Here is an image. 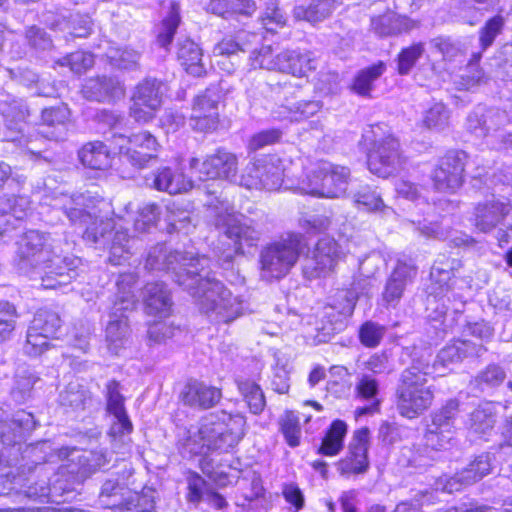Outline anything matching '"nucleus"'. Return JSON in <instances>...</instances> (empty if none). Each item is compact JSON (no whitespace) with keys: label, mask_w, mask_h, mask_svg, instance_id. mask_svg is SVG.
Instances as JSON below:
<instances>
[{"label":"nucleus","mask_w":512,"mask_h":512,"mask_svg":"<svg viewBox=\"0 0 512 512\" xmlns=\"http://www.w3.org/2000/svg\"><path fill=\"white\" fill-rule=\"evenodd\" d=\"M145 267L171 272L174 281L198 300L200 309L217 321L229 323L243 313L242 300L211 275L210 259L204 255L168 251L158 244L149 251Z\"/></svg>","instance_id":"obj_1"},{"label":"nucleus","mask_w":512,"mask_h":512,"mask_svg":"<svg viewBox=\"0 0 512 512\" xmlns=\"http://www.w3.org/2000/svg\"><path fill=\"white\" fill-rule=\"evenodd\" d=\"M49 234L38 230L27 231L18 243L14 258L17 269L31 278H40L45 289H57L68 285L77 277L81 260L74 256H62Z\"/></svg>","instance_id":"obj_2"},{"label":"nucleus","mask_w":512,"mask_h":512,"mask_svg":"<svg viewBox=\"0 0 512 512\" xmlns=\"http://www.w3.org/2000/svg\"><path fill=\"white\" fill-rule=\"evenodd\" d=\"M87 197L84 194L68 195L60 193L55 195L49 205L61 210L73 224L86 225L83 233L85 241L96 246L107 248L110 251L109 262L121 265L130 255V237L126 230H115L112 219L99 218L88 210Z\"/></svg>","instance_id":"obj_3"},{"label":"nucleus","mask_w":512,"mask_h":512,"mask_svg":"<svg viewBox=\"0 0 512 512\" xmlns=\"http://www.w3.org/2000/svg\"><path fill=\"white\" fill-rule=\"evenodd\" d=\"M104 138L105 142L87 143L79 151V159L85 167L105 170L111 165V155L118 154L122 163L143 169L156 157L158 142L147 130L129 135L106 130Z\"/></svg>","instance_id":"obj_4"},{"label":"nucleus","mask_w":512,"mask_h":512,"mask_svg":"<svg viewBox=\"0 0 512 512\" xmlns=\"http://www.w3.org/2000/svg\"><path fill=\"white\" fill-rule=\"evenodd\" d=\"M208 217L210 223L229 242V248L219 256L223 263H231L234 256L244 254L245 248L257 246L261 232L251 221H240L234 213L233 206L224 192L206 189Z\"/></svg>","instance_id":"obj_5"},{"label":"nucleus","mask_w":512,"mask_h":512,"mask_svg":"<svg viewBox=\"0 0 512 512\" xmlns=\"http://www.w3.org/2000/svg\"><path fill=\"white\" fill-rule=\"evenodd\" d=\"M460 403L449 399L441 408L430 414L431 423L427 425L424 434V449L414 450L413 447H403L399 463L402 466L423 468L430 466L434 457L430 452L450 449L455 443V420L460 412Z\"/></svg>","instance_id":"obj_6"},{"label":"nucleus","mask_w":512,"mask_h":512,"mask_svg":"<svg viewBox=\"0 0 512 512\" xmlns=\"http://www.w3.org/2000/svg\"><path fill=\"white\" fill-rule=\"evenodd\" d=\"M430 358L425 353L415 356L399 375L395 403L399 414L405 418H417L433 403L434 387L428 384V376L433 374Z\"/></svg>","instance_id":"obj_7"},{"label":"nucleus","mask_w":512,"mask_h":512,"mask_svg":"<svg viewBox=\"0 0 512 512\" xmlns=\"http://www.w3.org/2000/svg\"><path fill=\"white\" fill-rule=\"evenodd\" d=\"M245 425V417L239 413H211L202 419L197 435L189 437L186 445L193 454L228 452L244 437Z\"/></svg>","instance_id":"obj_8"},{"label":"nucleus","mask_w":512,"mask_h":512,"mask_svg":"<svg viewBox=\"0 0 512 512\" xmlns=\"http://www.w3.org/2000/svg\"><path fill=\"white\" fill-rule=\"evenodd\" d=\"M137 281L133 273H121L116 280L117 292L110 308L106 326V341L109 350L119 354L129 341L130 327L127 312H131L137 303L133 288Z\"/></svg>","instance_id":"obj_9"},{"label":"nucleus","mask_w":512,"mask_h":512,"mask_svg":"<svg viewBox=\"0 0 512 512\" xmlns=\"http://www.w3.org/2000/svg\"><path fill=\"white\" fill-rule=\"evenodd\" d=\"M305 246L300 234H289L264 247L260 252L261 278L270 282L286 276Z\"/></svg>","instance_id":"obj_10"},{"label":"nucleus","mask_w":512,"mask_h":512,"mask_svg":"<svg viewBox=\"0 0 512 512\" xmlns=\"http://www.w3.org/2000/svg\"><path fill=\"white\" fill-rule=\"evenodd\" d=\"M350 170L345 166L320 162L313 171V176L307 175V183L302 189L305 193L326 198L343 196L348 187Z\"/></svg>","instance_id":"obj_11"},{"label":"nucleus","mask_w":512,"mask_h":512,"mask_svg":"<svg viewBox=\"0 0 512 512\" xmlns=\"http://www.w3.org/2000/svg\"><path fill=\"white\" fill-rule=\"evenodd\" d=\"M106 410L113 417L108 435L112 445L119 451L131 442L130 434L133 424L125 408V398L121 394V385L116 380H110L105 386Z\"/></svg>","instance_id":"obj_12"},{"label":"nucleus","mask_w":512,"mask_h":512,"mask_svg":"<svg viewBox=\"0 0 512 512\" xmlns=\"http://www.w3.org/2000/svg\"><path fill=\"white\" fill-rule=\"evenodd\" d=\"M468 154L463 150H448L439 158L430 178L436 192L454 194L464 184Z\"/></svg>","instance_id":"obj_13"},{"label":"nucleus","mask_w":512,"mask_h":512,"mask_svg":"<svg viewBox=\"0 0 512 512\" xmlns=\"http://www.w3.org/2000/svg\"><path fill=\"white\" fill-rule=\"evenodd\" d=\"M62 327L59 314L53 310L40 309L34 315L23 346L25 354L36 357L49 348V340L56 338Z\"/></svg>","instance_id":"obj_14"},{"label":"nucleus","mask_w":512,"mask_h":512,"mask_svg":"<svg viewBox=\"0 0 512 512\" xmlns=\"http://www.w3.org/2000/svg\"><path fill=\"white\" fill-rule=\"evenodd\" d=\"M405 158L400 151V145L391 134L383 135L373 140L372 148L367 155V165L371 173L386 178L400 169Z\"/></svg>","instance_id":"obj_15"},{"label":"nucleus","mask_w":512,"mask_h":512,"mask_svg":"<svg viewBox=\"0 0 512 512\" xmlns=\"http://www.w3.org/2000/svg\"><path fill=\"white\" fill-rule=\"evenodd\" d=\"M369 438L368 428L364 427L355 431L346 457L337 464L341 475L364 474L368 471L370 466L368 460Z\"/></svg>","instance_id":"obj_16"},{"label":"nucleus","mask_w":512,"mask_h":512,"mask_svg":"<svg viewBox=\"0 0 512 512\" xmlns=\"http://www.w3.org/2000/svg\"><path fill=\"white\" fill-rule=\"evenodd\" d=\"M494 461L495 457L492 453L486 452L478 455L467 467L446 479L443 491L453 493L476 483L491 472Z\"/></svg>","instance_id":"obj_17"},{"label":"nucleus","mask_w":512,"mask_h":512,"mask_svg":"<svg viewBox=\"0 0 512 512\" xmlns=\"http://www.w3.org/2000/svg\"><path fill=\"white\" fill-rule=\"evenodd\" d=\"M340 256L339 245L329 237L318 240L313 256L307 258L303 265L305 277L312 279L331 271Z\"/></svg>","instance_id":"obj_18"},{"label":"nucleus","mask_w":512,"mask_h":512,"mask_svg":"<svg viewBox=\"0 0 512 512\" xmlns=\"http://www.w3.org/2000/svg\"><path fill=\"white\" fill-rule=\"evenodd\" d=\"M416 274L417 268L412 261H397L382 292V300L386 306L394 308L398 305L407 285L412 283Z\"/></svg>","instance_id":"obj_19"},{"label":"nucleus","mask_w":512,"mask_h":512,"mask_svg":"<svg viewBox=\"0 0 512 512\" xmlns=\"http://www.w3.org/2000/svg\"><path fill=\"white\" fill-rule=\"evenodd\" d=\"M82 95L89 101L111 103L124 96L123 84L112 76H96L85 80Z\"/></svg>","instance_id":"obj_20"},{"label":"nucleus","mask_w":512,"mask_h":512,"mask_svg":"<svg viewBox=\"0 0 512 512\" xmlns=\"http://www.w3.org/2000/svg\"><path fill=\"white\" fill-rule=\"evenodd\" d=\"M508 202L492 196L479 202L474 209V225L484 233L492 231L510 213Z\"/></svg>","instance_id":"obj_21"},{"label":"nucleus","mask_w":512,"mask_h":512,"mask_svg":"<svg viewBox=\"0 0 512 512\" xmlns=\"http://www.w3.org/2000/svg\"><path fill=\"white\" fill-rule=\"evenodd\" d=\"M221 398V389L198 380L188 381L180 393L183 404L194 409H209Z\"/></svg>","instance_id":"obj_22"},{"label":"nucleus","mask_w":512,"mask_h":512,"mask_svg":"<svg viewBox=\"0 0 512 512\" xmlns=\"http://www.w3.org/2000/svg\"><path fill=\"white\" fill-rule=\"evenodd\" d=\"M237 164L234 154L218 150L201 163L199 172L205 179H225L233 183L237 181Z\"/></svg>","instance_id":"obj_23"},{"label":"nucleus","mask_w":512,"mask_h":512,"mask_svg":"<svg viewBox=\"0 0 512 512\" xmlns=\"http://www.w3.org/2000/svg\"><path fill=\"white\" fill-rule=\"evenodd\" d=\"M221 93L217 86L209 87L195 98L192 119L198 128H213L219 121L218 103Z\"/></svg>","instance_id":"obj_24"},{"label":"nucleus","mask_w":512,"mask_h":512,"mask_svg":"<svg viewBox=\"0 0 512 512\" xmlns=\"http://www.w3.org/2000/svg\"><path fill=\"white\" fill-rule=\"evenodd\" d=\"M486 351L482 343L457 339L443 347L431 367L433 370L437 365L447 367L450 364H457L466 358L479 357Z\"/></svg>","instance_id":"obj_25"},{"label":"nucleus","mask_w":512,"mask_h":512,"mask_svg":"<svg viewBox=\"0 0 512 512\" xmlns=\"http://www.w3.org/2000/svg\"><path fill=\"white\" fill-rule=\"evenodd\" d=\"M379 394L380 383L374 375L366 372L359 373L355 384V395L357 398L369 402V405L356 408L355 417L359 418L379 412L381 403Z\"/></svg>","instance_id":"obj_26"},{"label":"nucleus","mask_w":512,"mask_h":512,"mask_svg":"<svg viewBox=\"0 0 512 512\" xmlns=\"http://www.w3.org/2000/svg\"><path fill=\"white\" fill-rule=\"evenodd\" d=\"M418 27L417 21L394 12H387L371 19V29L379 37L398 36Z\"/></svg>","instance_id":"obj_27"},{"label":"nucleus","mask_w":512,"mask_h":512,"mask_svg":"<svg viewBox=\"0 0 512 512\" xmlns=\"http://www.w3.org/2000/svg\"><path fill=\"white\" fill-rule=\"evenodd\" d=\"M147 314L165 318L170 315L173 302L163 282L148 283L143 291Z\"/></svg>","instance_id":"obj_28"},{"label":"nucleus","mask_w":512,"mask_h":512,"mask_svg":"<svg viewBox=\"0 0 512 512\" xmlns=\"http://www.w3.org/2000/svg\"><path fill=\"white\" fill-rule=\"evenodd\" d=\"M316 60L310 52L285 50L278 53V71L296 77H304L308 71L316 70Z\"/></svg>","instance_id":"obj_29"},{"label":"nucleus","mask_w":512,"mask_h":512,"mask_svg":"<svg viewBox=\"0 0 512 512\" xmlns=\"http://www.w3.org/2000/svg\"><path fill=\"white\" fill-rule=\"evenodd\" d=\"M255 0H209L208 10L228 21L239 22L256 11Z\"/></svg>","instance_id":"obj_30"},{"label":"nucleus","mask_w":512,"mask_h":512,"mask_svg":"<svg viewBox=\"0 0 512 512\" xmlns=\"http://www.w3.org/2000/svg\"><path fill=\"white\" fill-rule=\"evenodd\" d=\"M152 186L169 194H179L187 192L193 185L192 181L187 179L179 169L163 167L154 173Z\"/></svg>","instance_id":"obj_31"},{"label":"nucleus","mask_w":512,"mask_h":512,"mask_svg":"<svg viewBox=\"0 0 512 512\" xmlns=\"http://www.w3.org/2000/svg\"><path fill=\"white\" fill-rule=\"evenodd\" d=\"M177 59L185 70L193 76L205 73L202 48L190 38H179L177 42Z\"/></svg>","instance_id":"obj_32"},{"label":"nucleus","mask_w":512,"mask_h":512,"mask_svg":"<svg viewBox=\"0 0 512 512\" xmlns=\"http://www.w3.org/2000/svg\"><path fill=\"white\" fill-rule=\"evenodd\" d=\"M164 83L157 78L146 77L136 87L133 93V101L137 105H143L150 110H157L165 94Z\"/></svg>","instance_id":"obj_33"},{"label":"nucleus","mask_w":512,"mask_h":512,"mask_svg":"<svg viewBox=\"0 0 512 512\" xmlns=\"http://www.w3.org/2000/svg\"><path fill=\"white\" fill-rule=\"evenodd\" d=\"M263 189L278 190L284 180L285 167L283 161L276 155H266L257 159Z\"/></svg>","instance_id":"obj_34"},{"label":"nucleus","mask_w":512,"mask_h":512,"mask_svg":"<svg viewBox=\"0 0 512 512\" xmlns=\"http://www.w3.org/2000/svg\"><path fill=\"white\" fill-rule=\"evenodd\" d=\"M496 405L491 402L480 404L469 415L467 427L471 433L478 436L489 434L496 423L497 410Z\"/></svg>","instance_id":"obj_35"},{"label":"nucleus","mask_w":512,"mask_h":512,"mask_svg":"<svg viewBox=\"0 0 512 512\" xmlns=\"http://www.w3.org/2000/svg\"><path fill=\"white\" fill-rule=\"evenodd\" d=\"M337 6V0H309L307 4L294 8V16L298 20L318 23L331 15Z\"/></svg>","instance_id":"obj_36"},{"label":"nucleus","mask_w":512,"mask_h":512,"mask_svg":"<svg viewBox=\"0 0 512 512\" xmlns=\"http://www.w3.org/2000/svg\"><path fill=\"white\" fill-rule=\"evenodd\" d=\"M24 492L28 498L40 500L41 502H60V500H58L59 497L70 493L69 490L63 489L56 483L51 486L48 482L47 475L39 481H30Z\"/></svg>","instance_id":"obj_37"},{"label":"nucleus","mask_w":512,"mask_h":512,"mask_svg":"<svg viewBox=\"0 0 512 512\" xmlns=\"http://www.w3.org/2000/svg\"><path fill=\"white\" fill-rule=\"evenodd\" d=\"M30 209V200L27 196H10L0 199L1 218L11 220V227L15 229L18 222L23 220Z\"/></svg>","instance_id":"obj_38"},{"label":"nucleus","mask_w":512,"mask_h":512,"mask_svg":"<svg viewBox=\"0 0 512 512\" xmlns=\"http://www.w3.org/2000/svg\"><path fill=\"white\" fill-rule=\"evenodd\" d=\"M347 433V425L341 420L332 422L330 429L322 440L318 453L326 456L337 455L343 448V440Z\"/></svg>","instance_id":"obj_39"},{"label":"nucleus","mask_w":512,"mask_h":512,"mask_svg":"<svg viewBox=\"0 0 512 512\" xmlns=\"http://www.w3.org/2000/svg\"><path fill=\"white\" fill-rule=\"evenodd\" d=\"M386 70L383 61H379L367 68L362 69L356 75L353 82V90L362 96H367L372 90V85Z\"/></svg>","instance_id":"obj_40"},{"label":"nucleus","mask_w":512,"mask_h":512,"mask_svg":"<svg viewBox=\"0 0 512 512\" xmlns=\"http://www.w3.org/2000/svg\"><path fill=\"white\" fill-rule=\"evenodd\" d=\"M180 21V7L176 2H172L167 16L161 22L157 35V42L162 48L167 49L171 44Z\"/></svg>","instance_id":"obj_41"},{"label":"nucleus","mask_w":512,"mask_h":512,"mask_svg":"<svg viewBox=\"0 0 512 512\" xmlns=\"http://www.w3.org/2000/svg\"><path fill=\"white\" fill-rule=\"evenodd\" d=\"M237 387L250 411L259 414L263 411L266 401L262 389L250 380H237Z\"/></svg>","instance_id":"obj_42"},{"label":"nucleus","mask_w":512,"mask_h":512,"mask_svg":"<svg viewBox=\"0 0 512 512\" xmlns=\"http://www.w3.org/2000/svg\"><path fill=\"white\" fill-rule=\"evenodd\" d=\"M125 483L118 478L107 479L99 493V501L104 508H117L123 501V490Z\"/></svg>","instance_id":"obj_43"},{"label":"nucleus","mask_w":512,"mask_h":512,"mask_svg":"<svg viewBox=\"0 0 512 512\" xmlns=\"http://www.w3.org/2000/svg\"><path fill=\"white\" fill-rule=\"evenodd\" d=\"M59 401L62 406L84 409L87 402L90 401V395L83 386L76 382H71L60 392Z\"/></svg>","instance_id":"obj_44"},{"label":"nucleus","mask_w":512,"mask_h":512,"mask_svg":"<svg viewBox=\"0 0 512 512\" xmlns=\"http://www.w3.org/2000/svg\"><path fill=\"white\" fill-rule=\"evenodd\" d=\"M17 319L16 307L8 301H0V345L12 338Z\"/></svg>","instance_id":"obj_45"},{"label":"nucleus","mask_w":512,"mask_h":512,"mask_svg":"<svg viewBox=\"0 0 512 512\" xmlns=\"http://www.w3.org/2000/svg\"><path fill=\"white\" fill-rule=\"evenodd\" d=\"M505 28V18L497 14L489 18L479 30V44L483 51L490 48Z\"/></svg>","instance_id":"obj_46"},{"label":"nucleus","mask_w":512,"mask_h":512,"mask_svg":"<svg viewBox=\"0 0 512 512\" xmlns=\"http://www.w3.org/2000/svg\"><path fill=\"white\" fill-rule=\"evenodd\" d=\"M450 302L451 298L449 295L427 294L426 309L430 312L429 316L434 320H440L441 318H445L450 310L460 312V308L464 306V304L460 302L459 306L454 305L450 307Z\"/></svg>","instance_id":"obj_47"},{"label":"nucleus","mask_w":512,"mask_h":512,"mask_svg":"<svg viewBox=\"0 0 512 512\" xmlns=\"http://www.w3.org/2000/svg\"><path fill=\"white\" fill-rule=\"evenodd\" d=\"M0 112L9 123H29L30 112L26 103L21 99H11L0 102Z\"/></svg>","instance_id":"obj_48"},{"label":"nucleus","mask_w":512,"mask_h":512,"mask_svg":"<svg viewBox=\"0 0 512 512\" xmlns=\"http://www.w3.org/2000/svg\"><path fill=\"white\" fill-rule=\"evenodd\" d=\"M261 21L267 31L274 32L286 25L287 15L279 8L278 0H267Z\"/></svg>","instance_id":"obj_49"},{"label":"nucleus","mask_w":512,"mask_h":512,"mask_svg":"<svg viewBox=\"0 0 512 512\" xmlns=\"http://www.w3.org/2000/svg\"><path fill=\"white\" fill-rule=\"evenodd\" d=\"M117 508L121 512H155L153 492L136 493L127 499H123L122 504Z\"/></svg>","instance_id":"obj_50"},{"label":"nucleus","mask_w":512,"mask_h":512,"mask_svg":"<svg viewBox=\"0 0 512 512\" xmlns=\"http://www.w3.org/2000/svg\"><path fill=\"white\" fill-rule=\"evenodd\" d=\"M492 66L502 80H512V43H505L496 52Z\"/></svg>","instance_id":"obj_51"},{"label":"nucleus","mask_w":512,"mask_h":512,"mask_svg":"<svg viewBox=\"0 0 512 512\" xmlns=\"http://www.w3.org/2000/svg\"><path fill=\"white\" fill-rule=\"evenodd\" d=\"M25 39L29 47L36 53L48 51L53 47L51 36L44 28L36 25L25 29Z\"/></svg>","instance_id":"obj_52"},{"label":"nucleus","mask_w":512,"mask_h":512,"mask_svg":"<svg viewBox=\"0 0 512 512\" xmlns=\"http://www.w3.org/2000/svg\"><path fill=\"white\" fill-rule=\"evenodd\" d=\"M57 64L69 66L74 73L82 74L94 65V56L90 52L76 51L59 59Z\"/></svg>","instance_id":"obj_53"},{"label":"nucleus","mask_w":512,"mask_h":512,"mask_svg":"<svg viewBox=\"0 0 512 512\" xmlns=\"http://www.w3.org/2000/svg\"><path fill=\"white\" fill-rule=\"evenodd\" d=\"M280 425L287 444L292 448L299 446L301 427L298 416L294 412L288 411L281 419Z\"/></svg>","instance_id":"obj_54"},{"label":"nucleus","mask_w":512,"mask_h":512,"mask_svg":"<svg viewBox=\"0 0 512 512\" xmlns=\"http://www.w3.org/2000/svg\"><path fill=\"white\" fill-rule=\"evenodd\" d=\"M385 331L384 326L373 321H366L360 326L359 340L365 347L375 348L382 341Z\"/></svg>","instance_id":"obj_55"},{"label":"nucleus","mask_w":512,"mask_h":512,"mask_svg":"<svg viewBox=\"0 0 512 512\" xmlns=\"http://www.w3.org/2000/svg\"><path fill=\"white\" fill-rule=\"evenodd\" d=\"M354 202L363 206L368 211H376L385 208L384 202L380 194L370 186H361L353 194Z\"/></svg>","instance_id":"obj_56"},{"label":"nucleus","mask_w":512,"mask_h":512,"mask_svg":"<svg viewBox=\"0 0 512 512\" xmlns=\"http://www.w3.org/2000/svg\"><path fill=\"white\" fill-rule=\"evenodd\" d=\"M424 52L422 43L413 44L407 48L402 49L398 55V72L400 75H407L414 67L418 59Z\"/></svg>","instance_id":"obj_57"},{"label":"nucleus","mask_w":512,"mask_h":512,"mask_svg":"<svg viewBox=\"0 0 512 512\" xmlns=\"http://www.w3.org/2000/svg\"><path fill=\"white\" fill-rule=\"evenodd\" d=\"M506 377L504 369L497 364H489L475 377V383L482 389L500 385Z\"/></svg>","instance_id":"obj_58"},{"label":"nucleus","mask_w":512,"mask_h":512,"mask_svg":"<svg viewBox=\"0 0 512 512\" xmlns=\"http://www.w3.org/2000/svg\"><path fill=\"white\" fill-rule=\"evenodd\" d=\"M249 60L253 68H261L267 70L278 71V54L274 55L271 46H262L258 50H254Z\"/></svg>","instance_id":"obj_59"},{"label":"nucleus","mask_w":512,"mask_h":512,"mask_svg":"<svg viewBox=\"0 0 512 512\" xmlns=\"http://www.w3.org/2000/svg\"><path fill=\"white\" fill-rule=\"evenodd\" d=\"M111 457L112 454L109 453L106 449L99 448L85 452L79 458L82 461L84 471L95 472L96 470L101 469L107 465L111 461Z\"/></svg>","instance_id":"obj_60"},{"label":"nucleus","mask_w":512,"mask_h":512,"mask_svg":"<svg viewBox=\"0 0 512 512\" xmlns=\"http://www.w3.org/2000/svg\"><path fill=\"white\" fill-rule=\"evenodd\" d=\"M454 275H450L449 272H439L438 268H431L430 280L431 283L427 287V294L433 295H448L450 292V281Z\"/></svg>","instance_id":"obj_61"},{"label":"nucleus","mask_w":512,"mask_h":512,"mask_svg":"<svg viewBox=\"0 0 512 512\" xmlns=\"http://www.w3.org/2000/svg\"><path fill=\"white\" fill-rule=\"evenodd\" d=\"M160 216L159 207L156 204L145 205L140 209L134 222L135 230L138 232H147L155 226Z\"/></svg>","instance_id":"obj_62"},{"label":"nucleus","mask_w":512,"mask_h":512,"mask_svg":"<svg viewBox=\"0 0 512 512\" xmlns=\"http://www.w3.org/2000/svg\"><path fill=\"white\" fill-rule=\"evenodd\" d=\"M359 296L360 292L357 291L356 287H353L349 290L340 291L337 294L334 308L338 309L339 314L342 316H351Z\"/></svg>","instance_id":"obj_63"},{"label":"nucleus","mask_w":512,"mask_h":512,"mask_svg":"<svg viewBox=\"0 0 512 512\" xmlns=\"http://www.w3.org/2000/svg\"><path fill=\"white\" fill-rule=\"evenodd\" d=\"M430 46L440 53L444 59L453 60L461 54L460 44L450 37L438 36L431 39Z\"/></svg>","instance_id":"obj_64"}]
</instances>
